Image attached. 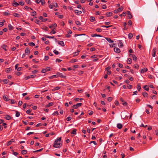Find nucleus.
<instances>
[{"mask_svg": "<svg viewBox=\"0 0 158 158\" xmlns=\"http://www.w3.org/2000/svg\"><path fill=\"white\" fill-rule=\"evenodd\" d=\"M56 29L55 28L53 29L52 31L50 32V34H55L56 33Z\"/></svg>", "mask_w": 158, "mask_h": 158, "instance_id": "27", "label": "nucleus"}, {"mask_svg": "<svg viewBox=\"0 0 158 158\" xmlns=\"http://www.w3.org/2000/svg\"><path fill=\"white\" fill-rule=\"evenodd\" d=\"M58 44H59L61 45V46L63 47L64 46V42L63 41H60L58 42Z\"/></svg>", "mask_w": 158, "mask_h": 158, "instance_id": "16", "label": "nucleus"}, {"mask_svg": "<svg viewBox=\"0 0 158 158\" xmlns=\"http://www.w3.org/2000/svg\"><path fill=\"white\" fill-rule=\"evenodd\" d=\"M29 45L31 47L34 46H35V44L32 42H31L29 43Z\"/></svg>", "mask_w": 158, "mask_h": 158, "instance_id": "32", "label": "nucleus"}, {"mask_svg": "<svg viewBox=\"0 0 158 158\" xmlns=\"http://www.w3.org/2000/svg\"><path fill=\"white\" fill-rule=\"evenodd\" d=\"M31 111V109H29L26 111V113L27 114H29Z\"/></svg>", "mask_w": 158, "mask_h": 158, "instance_id": "57", "label": "nucleus"}, {"mask_svg": "<svg viewBox=\"0 0 158 158\" xmlns=\"http://www.w3.org/2000/svg\"><path fill=\"white\" fill-rule=\"evenodd\" d=\"M52 4L53 6V7H57L58 6V5H57V3L56 2H54Z\"/></svg>", "mask_w": 158, "mask_h": 158, "instance_id": "38", "label": "nucleus"}, {"mask_svg": "<svg viewBox=\"0 0 158 158\" xmlns=\"http://www.w3.org/2000/svg\"><path fill=\"white\" fill-rule=\"evenodd\" d=\"M6 45H3L2 46V48L3 49H4L5 51H6Z\"/></svg>", "mask_w": 158, "mask_h": 158, "instance_id": "53", "label": "nucleus"}, {"mask_svg": "<svg viewBox=\"0 0 158 158\" xmlns=\"http://www.w3.org/2000/svg\"><path fill=\"white\" fill-rule=\"evenodd\" d=\"M16 101L13 99L11 100V104H14L15 103Z\"/></svg>", "mask_w": 158, "mask_h": 158, "instance_id": "51", "label": "nucleus"}, {"mask_svg": "<svg viewBox=\"0 0 158 158\" xmlns=\"http://www.w3.org/2000/svg\"><path fill=\"white\" fill-rule=\"evenodd\" d=\"M71 119V118L70 116L66 118L67 120L68 121H70Z\"/></svg>", "mask_w": 158, "mask_h": 158, "instance_id": "56", "label": "nucleus"}, {"mask_svg": "<svg viewBox=\"0 0 158 158\" xmlns=\"http://www.w3.org/2000/svg\"><path fill=\"white\" fill-rule=\"evenodd\" d=\"M49 58V57L48 56H45L44 60H48Z\"/></svg>", "mask_w": 158, "mask_h": 158, "instance_id": "49", "label": "nucleus"}, {"mask_svg": "<svg viewBox=\"0 0 158 158\" xmlns=\"http://www.w3.org/2000/svg\"><path fill=\"white\" fill-rule=\"evenodd\" d=\"M117 127L119 129H121L122 127V125L121 123H118L117 124Z\"/></svg>", "mask_w": 158, "mask_h": 158, "instance_id": "15", "label": "nucleus"}, {"mask_svg": "<svg viewBox=\"0 0 158 158\" xmlns=\"http://www.w3.org/2000/svg\"><path fill=\"white\" fill-rule=\"evenodd\" d=\"M132 22L131 20H130L128 21V25H130V26H131L132 25Z\"/></svg>", "mask_w": 158, "mask_h": 158, "instance_id": "63", "label": "nucleus"}, {"mask_svg": "<svg viewBox=\"0 0 158 158\" xmlns=\"http://www.w3.org/2000/svg\"><path fill=\"white\" fill-rule=\"evenodd\" d=\"M61 137L57 138L55 140L53 147L55 148H59L60 147Z\"/></svg>", "mask_w": 158, "mask_h": 158, "instance_id": "1", "label": "nucleus"}, {"mask_svg": "<svg viewBox=\"0 0 158 158\" xmlns=\"http://www.w3.org/2000/svg\"><path fill=\"white\" fill-rule=\"evenodd\" d=\"M3 82L4 84H7L9 81V80L7 79H5L3 80Z\"/></svg>", "mask_w": 158, "mask_h": 158, "instance_id": "39", "label": "nucleus"}, {"mask_svg": "<svg viewBox=\"0 0 158 158\" xmlns=\"http://www.w3.org/2000/svg\"><path fill=\"white\" fill-rule=\"evenodd\" d=\"M129 56L131 57H132L133 60H136L137 59V57L134 55H132L131 54H129Z\"/></svg>", "mask_w": 158, "mask_h": 158, "instance_id": "5", "label": "nucleus"}, {"mask_svg": "<svg viewBox=\"0 0 158 158\" xmlns=\"http://www.w3.org/2000/svg\"><path fill=\"white\" fill-rule=\"evenodd\" d=\"M114 51L117 53H119L120 52V49L117 48L115 47L114 48Z\"/></svg>", "mask_w": 158, "mask_h": 158, "instance_id": "6", "label": "nucleus"}, {"mask_svg": "<svg viewBox=\"0 0 158 158\" xmlns=\"http://www.w3.org/2000/svg\"><path fill=\"white\" fill-rule=\"evenodd\" d=\"M19 3L21 6H23L24 4V2H20Z\"/></svg>", "mask_w": 158, "mask_h": 158, "instance_id": "58", "label": "nucleus"}, {"mask_svg": "<svg viewBox=\"0 0 158 158\" xmlns=\"http://www.w3.org/2000/svg\"><path fill=\"white\" fill-rule=\"evenodd\" d=\"M90 20L91 22H93L95 20V19L94 17L91 16L90 17Z\"/></svg>", "mask_w": 158, "mask_h": 158, "instance_id": "22", "label": "nucleus"}, {"mask_svg": "<svg viewBox=\"0 0 158 158\" xmlns=\"http://www.w3.org/2000/svg\"><path fill=\"white\" fill-rule=\"evenodd\" d=\"M53 52L56 55H58L59 54V52L56 50L53 51Z\"/></svg>", "mask_w": 158, "mask_h": 158, "instance_id": "45", "label": "nucleus"}, {"mask_svg": "<svg viewBox=\"0 0 158 158\" xmlns=\"http://www.w3.org/2000/svg\"><path fill=\"white\" fill-rule=\"evenodd\" d=\"M82 105V103H77L75 105H74L72 106V107L75 109H77L79 107L81 106Z\"/></svg>", "mask_w": 158, "mask_h": 158, "instance_id": "3", "label": "nucleus"}, {"mask_svg": "<svg viewBox=\"0 0 158 158\" xmlns=\"http://www.w3.org/2000/svg\"><path fill=\"white\" fill-rule=\"evenodd\" d=\"M118 46L120 47H123V42H122V40H119L118 43Z\"/></svg>", "mask_w": 158, "mask_h": 158, "instance_id": "8", "label": "nucleus"}, {"mask_svg": "<svg viewBox=\"0 0 158 158\" xmlns=\"http://www.w3.org/2000/svg\"><path fill=\"white\" fill-rule=\"evenodd\" d=\"M96 31L98 32H101L102 31V30L100 28H97L96 29Z\"/></svg>", "mask_w": 158, "mask_h": 158, "instance_id": "55", "label": "nucleus"}, {"mask_svg": "<svg viewBox=\"0 0 158 158\" xmlns=\"http://www.w3.org/2000/svg\"><path fill=\"white\" fill-rule=\"evenodd\" d=\"M27 153V150H23L21 151V153L22 154H23V155Z\"/></svg>", "mask_w": 158, "mask_h": 158, "instance_id": "34", "label": "nucleus"}, {"mask_svg": "<svg viewBox=\"0 0 158 158\" xmlns=\"http://www.w3.org/2000/svg\"><path fill=\"white\" fill-rule=\"evenodd\" d=\"M10 71H11V69H10V68H8L6 69V71L7 73H9V72H10Z\"/></svg>", "mask_w": 158, "mask_h": 158, "instance_id": "47", "label": "nucleus"}, {"mask_svg": "<svg viewBox=\"0 0 158 158\" xmlns=\"http://www.w3.org/2000/svg\"><path fill=\"white\" fill-rule=\"evenodd\" d=\"M93 143L95 145L97 144L96 142L94 141H91L90 143V144L91 143Z\"/></svg>", "mask_w": 158, "mask_h": 158, "instance_id": "52", "label": "nucleus"}, {"mask_svg": "<svg viewBox=\"0 0 158 158\" xmlns=\"http://www.w3.org/2000/svg\"><path fill=\"white\" fill-rule=\"evenodd\" d=\"M126 13L125 12H123L122 14H121L119 15V16L122 17V16H125L126 15Z\"/></svg>", "mask_w": 158, "mask_h": 158, "instance_id": "46", "label": "nucleus"}, {"mask_svg": "<svg viewBox=\"0 0 158 158\" xmlns=\"http://www.w3.org/2000/svg\"><path fill=\"white\" fill-rule=\"evenodd\" d=\"M12 5L14 6H19V4L15 2L14 0L13 1V2L12 4Z\"/></svg>", "mask_w": 158, "mask_h": 158, "instance_id": "12", "label": "nucleus"}, {"mask_svg": "<svg viewBox=\"0 0 158 158\" xmlns=\"http://www.w3.org/2000/svg\"><path fill=\"white\" fill-rule=\"evenodd\" d=\"M134 67L135 69H139V66L138 64L134 65Z\"/></svg>", "mask_w": 158, "mask_h": 158, "instance_id": "60", "label": "nucleus"}, {"mask_svg": "<svg viewBox=\"0 0 158 158\" xmlns=\"http://www.w3.org/2000/svg\"><path fill=\"white\" fill-rule=\"evenodd\" d=\"M44 36L45 37L49 39L53 38H54V36H50L46 35H45Z\"/></svg>", "mask_w": 158, "mask_h": 158, "instance_id": "42", "label": "nucleus"}, {"mask_svg": "<svg viewBox=\"0 0 158 158\" xmlns=\"http://www.w3.org/2000/svg\"><path fill=\"white\" fill-rule=\"evenodd\" d=\"M41 4L42 5H44L45 4V2L44 0H41Z\"/></svg>", "mask_w": 158, "mask_h": 158, "instance_id": "62", "label": "nucleus"}, {"mask_svg": "<svg viewBox=\"0 0 158 158\" xmlns=\"http://www.w3.org/2000/svg\"><path fill=\"white\" fill-rule=\"evenodd\" d=\"M75 12L76 13H77V15H79L81 13H82V12L81 11H79L77 10H75Z\"/></svg>", "mask_w": 158, "mask_h": 158, "instance_id": "17", "label": "nucleus"}, {"mask_svg": "<svg viewBox=\"0 0 158 158\" xmlns=\"http://www.w3.org/2000/svg\"><path fill=\"white\" fill-rule=\"evenodd\" d=\"M38 72V70H35L34 71H32V73L33 74L36 73Z\"/></svg>", "mask_w": 158, "mask_h": 158, "instance_id": "61", "label": "nucleus"}, {"mask_svg": "<svg viewBox=\"0 0 158 158\" xmlns=\"http://www.w3.org/2000/svg\"><path fill=\"white\" fill-rule=\"evenodd\" d=\"M112 98L111 97H109L108 99H107V100L109 102H110L112 100Z\"/></svg>", "mask_w": 158, "mask_h": 158, "instance_id": "54", "label": "nucleus"}, {"mask_svg": "<svg viewBox=\"0 0 158 158\" xmlns=\"http://www.w3.org/2000/svg\"><path fill=\"white\" fill-rule=\"evenodd\" d=\"M62 61V60H60L59 59H56V62H57L58 63H60V62H61Z\"/></svg>", "mask_w": 158, "mask_h": 158, "instance_id": "59", "label": "nucleus"}, {"mask_svg": "<svg viewBox=\"0 0 158 158\" xmlns=\"http://www.w3.org/2000/svg\"><path fill=\"white\" fill-rule=\"evenodd\" d=\"M112 13L111 12H110L109 13H107L106 14V15L107 17H110L112 15Z\"/></svg>", "mask_w": 158, "mask_h": 158, "instance_id": "24", "label": "nucleus"}, {"mask_svg": "<svg viewBox=\"0 0 158 158\" xmlns=\"http://www.w3.org/2000/svg\"><path fill=\"white\" fill-rule=\"evenodd\" d=\"M25 53L27 55L29 54L30 53V51L29 48H27L25 49Z\"/></svg>", "mask_w": 158, "mask_h": 158, "instance_id": "9", "label": "nucleus"}, {"mask_svg": "<svg viewBox=\"0 0 158 158\" xmlns=\"http://www.w3.org/2000/svg\"><path fill=\"white\" fill-rule=\"evenodd\" d=\"M76 131H77V130L75 129H74L73 130V131L71 132V134L76 135L77 134Z\"/></svg>", "mask_w": 158, "mask_h": 158, "instance_id": "23", "label": "nucleus"}, {"mask_svg": "<svg viewBox=\"0 0 158 158\" xmlns=\"http://www.w3.org/2000/svg\"><path fill=\"white\" fill-rule=\"evenodd\" d=\"M11 117L9 115H6L5 117V118L8 120H10L11 119Z\"/></svg>", "mask_w": 158, "mask_h": 158, "instance_id": "30", "label": "nucleus"}, {"mask_svg": "<svg viewBox=\"0 0 158 158\" xmlns=\"http://www.w3.org/2000/svg\"><path fill=\"white\" fill-rule=\"evenodd\" d=\"M52 114L54 115H58L59 114V113L57 111H56L53 113Z\"/></svg>", "mask_w": 158, "mask_h": 158, "instance_id": "50", "label": "nucleus"}, {"mask_svg": "<svg viewBox=\"0 0 158 158\" xmlns=\"http://www.w3.org/2000/svg\"><path fill=\"white\" fill-rule=\"evenodd\" d=\"M143 96L144 97H147L148 95V94L146 92H144L143 93Z\"/></svg>", "mask_w": 158, "mask_h": 158, "instance_id": "44", "label": "nucleus"}, {"mask_svg": "<svg viewBox=\"0 0 158 158\" xmlns=\"http://www.w3.org/2000/svg\"><path fill=\"white\" fill-rule=\"evenodd\" d=\"M80 52V51L79 50H77V52H74V56H77L79 54V52Z\"/></svg>", "mask_w": 158, "mask_h": 158, "instance_id": "26", "label": "nucleus"}, {"mask_svg": "<svg viewBox=\"0 0 158 158\" xmlns=\"http://www.w3.org/2000/svg\"><path fill=\"white\" fill-rule=\"evenodd\" d=\"M16 114L15 116L17 117H19L20 115V113L17 111H15Z\"/></svg>", "mask_w": 158, "mask_h": 158, "instance_id": "31", "label": "nucleus"}, {"mask_svg": "<svg viewBox=\"0 0 158 158\" xmlns=\"http://www.w3.org/2000/svg\"><path fill=\"white\" fill-rule=\"evenodd\" d=\"M123 9V7L122 6H121V7L119 8L118 9L115 10L114 11V12L115 14L117 13L118 12L122 11Z\"/></svg>", "mask_w": 158, "mask_h": 158, "instance_id": "2", "label": "nucleus"}, {"mask_svg": "<svg viewBox=\"0 0 158 158\" xmlns=\"http://www.w3.org/2000/svg\"><path fill=\"white\" fill-rule=\"evenodd\" d=\"M91 36L93 37H96V36L100 37H102V36L101 35H97L96 34H94L92 35H91Z\"/></svg>", "mask_w": 158, "mask_h": 158, "instance_id": "29", "label": "nucleus"}, {"mask_svg": "<svg viewBox=\"0 0 158 158\" xmlns=\"http://www.w3.org/2000/svg\"><path fill=\"white\" fill-rule=\"evenodd\" d=\"M8 27L10 30H12L14 28L10 24H8Z\"/></svg>", "mask_w": 158, "mask_h": 158, "instance_id": "20", "label": "nucleus"}, {"mask_svg": "<svg viewBox=\"0 0 158 158\" xmlns=\"http://www.w3.org/2000/svg\"><path fill=\"white\" fill-rule=\"evenodd\" d=\"M148 71V69L147 68H144V69H142L140 73H144V72H146Z\"/></svg>", "mask_w": 158, "mask_h": 158, "instance_id": "14", "label": "nucleus"}, {"mask_svg": "<svg viewBox=\"0 0 158 158\" xmlns=\"http://www.w3.org/2000/svg\"><path fill=\"white\" fill-rule=\"evenodd\" d=\"M137 89H141V85L140 84H138L137 86Z\"/></svg>", "mask_w": 158, "mask_h": 158, "instance_id": "41", "label": "nucleus"}, {"mask_svg": "<svg viewBox=\"0 0 158 158\" xmlns=\"http://www.w3.org/2000/svg\"><path fill=\"white\" fill-rule=\"evenodd\" d=\"M57 26V25L56 23H54L52 24V25H50L49 26V27L50 28H52L53 27H56Z\"/></svg>", "mask_w": 158, "mask_h": 158, "instance_id": "13", "label": "nucleus"}, {"mask_svg": "<svg viewBox=\"0 0 158 158\" xmlns=\"http://www.w3.org/2000/svg\"><path fill=\"white\" fill-rule=\"evenodd\" d=\"M13 15L14 16L16 17H18L20 16L19 14H18L17 13H13Z\"/></svg>", "mask_w": 158, "mask_h": 158, "instance_id": "37", "label": "nucleus"}, {"mask_svg": "<svg viewBox=\"0 0 158 158\" xmlns=\"http://www.w3.org/2000/svg\"><path fill=\"white\" fill-rule=\"evenodd\" d=\"M105 39L110 43H112L114 41L111 40V39L109 38L106 37Z\"/></svg>", "mask_w": 158, "mask_h": 158, "instance_id": "10", "label": "nucleus"}, {"mask_svg": "<svg viewBox=\"0 0 158 158\" xmlns=\"http://www.w3.org/2000/svg\"><path fill=\"white\" fill-rule=\"evenodd\" d=\"M156 50L157 49L156 48H154L152 50V51H153V53H156Z\"/></svg>", "mask_w": 158, "mask_h": 158, "instance_id": "64", "label": "nucleus"}, {"mask_svg": "<svg viewBox=\"0 0 158 158\" xmlns=\"http://www.w3.org/2000/svg\"><path fill=\"white\" fill-rule=\"evenodd\" d=\"M5 22V21L4 20L2 22H0V27H2L4 25V23Z\"/></svg>", "mask_w": 158, "mask_h": 158, "instance_id": "35", "label": "nucleus"}, {"mask_svg": "<svg viewBox=\"0 0 158 158\" xmlns=\"http://www.w3.org/2000/svg\"><path fill=\"white\" fill-rule=\"evenodd\" d=\"M53 105V103L52 102H50L48 104L46 105L45 106L46 107H49L50 106Z\"/></svg>", "mask_w": 158, "mask_h": 158, "instance_id": "19", "label": "nucleus"}, {"mask_svg": "<svg viewBox=\"0 0 158 158\" xmlns=\"http://www.w3.org/2000/svg\"><path fill=\"white\" fill-rule=\"evenodd\" d=\"M50 68L49 67H47L46 69H42L41 72L43 73H45L47 71H50Z\"/></svg>", "mask_w": 158, "mask_h": 158, "instance_id": "4", "label": "nucleus"}, {"mask_svg": "<svg viewBox=\"0 0 158 158\" xmlns=\"http://www.w3.org/2000/svg\"><path fill=\"white\" fill-rule=\"evenodd\" d=\"M3 98L4 99V100L6 101H8L9 100H10V99H8L7 98V97H6V95H4V96H3Z\"/></svg>", "mask_w": 158, "mask_h": 158, "instance_id": "25", "label": "nucleus"}, {"mask_svg": "<svg viewBox=\"0 0 158 158\" xmlns=\"http://www.w3.org/2000/svg\"><path fill=\"white\" fill-rule=\"evenodd\" d=\"M132 62V60L130 58H128L127 60V63L129 64H130Z\"/></svg>", "mask_w": 158, "mask_h": 158, "instance_id": "18", "label": "nucleus"}, {"mask_svg": "<svg viewBox=\"0 0 158 158\" xmlns=\"http://www.w3.org/2000/svg\"><path fill=\"white\" fill-rule=\"evenodd\" d=\"M75 23L77 25H80L81 24V23L79 21H76Z\"/></svg>", "mask_w": 158, "mask_h": 158, "instance_id": "43", "label": "nucleus"}, {"mask_svg": "<svg viewBox=\"0 0 158 158\" xmlns=\"http://www.w3.org/2000/svg\"><path fill=\"white\" fill-rule=\"evenodd\" d=\"M23 104V102L22 101H19V103H18V105L19 106H20Z\"/></svg>", "mask_w": 158, "mask_h": 158, "instance_id": "48", "label": "nucleus"}, {"mask_svg": "<svg viewBox=\"0 0 158 158\" xmlns=\"http://www.w3.org/2000/svg\"><path fill=\"white\" fill-rule=\"evenodd\" d=\"M57 75L61 77L65 78L66 77L63 75V74L60 73H58Z\"/></svg>", "mask_w": 158, "mask_h": 158, "instance_id": "11", "label": "nucleus"}, {"mask_svg": "<svg viewBox=\"0 0 158 158\" xmlns=\"http://www.w3.org/2000/svg\"><path fill=\"white\" fill-rule=\"evenodd\" d=\"M128 36V38L129 39H131L133 36V34L131 33H130L129 34Z\"/></svg>", "mask_w": 158, "mask_h": 158, "instance_id": "28", "label": "nucleus"}, {"mask_svg": "<svg viewBox=\"0 0 158 158\" xmlns=\"http://www.w3.org/2000/svg\"><path fill=\"white\" fill-rule=\"evenodd\" d=\"M14 141L15 140L14 139H11L7 143V145L9 146L10 145L12 142H14Z\"/></svg>", "mask_w": 158, "mask_h": 158, "instance_id": "7", "label": "nucleus"}, {"mask_svg": "<svg viewBox=\"0 0 158 158\" xmlns=\"http://www.w3.org/2000/svg\"><path fill=\"white\" fill-rule=\"evenodd\" d=\"M42 28L45 31H48L49 29L47 27L45 26H43Z\"/></svg>", "mask_w": 158, "mask_h": 158, "instance_id": "21", "label": "nucleus"}, {"mask_svg": "<svg viewBox=\"0 0 158 158\" xmlns=\"http://www.w3.org/2000/svg\"><path fill=\"white\" fill-rule=\"evenodd\" d=\"M31 15L32 16H34L36 15V12L35 11H34L31 13Z\"/></svg>", "mask_w": 158, "mask_h": 158, "instance_id": "36", "label": "nucleus"}, {"mask_svg": "<svg viewBox=\"0 0 158 158\" xmlns=\"http://www.w3.org/2000/svg\"><path fill=\"white\" fill-rule=\"evenodd\" d=\"M143 89H149V86L148 85H145L142 87Z\"/></svg>", "mask_w": 158, "mask_h": 158, "instance_id": "40", "label": "nucleus"}, {"mask_svg": "<svg viewBox=\"0 0 158 158\" xmlns=\"http://www.w3.org/2000/svg\"><path fill=\"white\" fill-rule=\"evenodd\" d=\"M25 2L29 4H31V2L30 0H25Z\"/></svg>", "mask_w": 158, "mask_h": 158, "instance_id": "33", "label": "nucleus"}]
</instances>
